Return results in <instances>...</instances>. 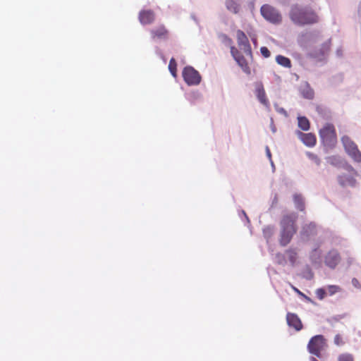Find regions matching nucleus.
I'll list each match as a JSON object with an SVG mask.
<instances>
[{"instance_id": "6", "label": "nucleus", "mask_w": 361, "mask_h": 361, "mask_svg": "<svg viewBox=\"0 0 361 361\" xmlns=\"http://www.w3.org/2000/svg\"><path fill=\"white\" fill-rule=\"evenodd\" d=\"M319 137L325 147H334L336 142V135L334 125L326 123L323 128L320 129Z\"/></svg>"}, {"instance_id": "11", "label": "nucleus", "mask_w": 361, "mask_h": 361, "mask_svg": "<svg viewBox=\"0 0 361 361\" xmlns=\"http://www.w3.org/2000/svg\"><path fill=\"white\" fill-rule=\"evenodd\" d=\"M237 39H238V45L240 47L241 49H243L245 54L247 56H250L251 57L252 56L251 47L249 43V40H248L247 36L243 31L238 30Z\"/></svg>"}, {"instance_id": "4", "label": "nucleus", "mask_w": 361, "mask_h": 361, "mask_svg": "<svg viewBox=\"0 0 361 361\" xmlns=\"http://www.w3.org/2000/svg\"><path fill=\"white\" fill-rule=\"evenodd\" d=\"M320 33L319 31H306L301 32L297 39L298 43L303 49L308 50L314 44L320 41Z\"/></svg>"}, {"instance_id": "3", "label": "nucleus", "mask_w": 361, "mask_h": 361, "mask_svg": "<svg viewBox=\"0 0 361 361\" xmlns=\"http://www.w3.org/2000/svg\"><path fill=\"white\" fill-rule=\"evenodd\" d=\"M341 142L345 153L357 164L361 163V152L357 144L348 135L341 137Z\"/></svg>"}, {"instance_id": "27", "label": "nucleus", "mask_w": 361, "mask_h": 361, "mask_svg": "<svg viewBox=\"0 0 361 361\" xmlns=\"http://www.w3.org/2000/svg\"><path fill=\"white\" fill-rule=\"evenodd\" d=\"M274 262L279 265L284 267L287 264L286 257L284 254L277 252L274 255Z\"/></svg>"}, {"instance_id": "23", "label": "nucleus", "mask_w": 361, "mask_h": 361, "mask_svg": "<svg viewBox=\"0 0 361 361\" xmlns=\"http://www.w3.org/2000/svg\"><path fill=\"white\" fill-rule=\"evenodd\" d=\"M326 159L327 163L337 168H341L344 161L339 156H330L326 157Z\"/></svg>"}, {"instance_id": "7", "label": "nucleus", "mask_w": 361, "mask_h": 361, "mask_svg": "<svg viewBox=\"0 0 361 361\" xmlns=\"http://www.w3.org/2000/svg\"><path fill=\"white\" fill-rule=\"evenodd\" d=\"M182 75L185 83L190 86L197 85L202 80L200 73L190 66L183 68Z\"/></svg>"}, {"instance_id": "51", "label": "nucleus", "mask_w": 361, "mask_h": 361, "mask_svg": "<svg viewBox=\"0 0 361 361\" xmlns=\"http://www.w3.org/2000/svg\"><path fill=\"white\" fill-rule=\"evenodd\" d=\"M305 300L310 302H313V301L312 300V299L309 297H306Z\"/></svg>"}, {"instance_id": "37", "label": "nucleus", "mask_w": 361, "mask_h": 361, "mask_svg": "<svg viewBox=\"0 0 361 361\" xmlns=\"http://www.w3.org/2000/svg\"><path fill=\"white\" fill-rule=\"evenodd\" d=\"M339 290L337 286H329L326 289V293H329L330 295L335 294Z\"/></svg>"}, {"instance_id": "20", "label": "nucleus", "mask_w": 361, "mask_h": 361, "mask_svg": "<svg viewBox=\"0 0 361 361\" xmlns=\"http://www.w3.org/2000/svg\"><path fill=\"white\" fill-rule=\"evenodd\" d=\"M300 92L302 97L307 99H312L314 98V90L310 86L308 82H305L300 87Z\"/></svg>"}, {"instance_id": "29", "label": "nucleus", "mask_w": 361, "mask_h": 361, "mask_svg": "<svg viewBox=\"0 0 361 361\" xmlns=\"http://www.w3.org/2000/svg\"><path fill=\"white\" fill-rule=\"evenodd\" d=\"M300 275L302 278L307 280H312L314 277V274L309 265H306L302 270Z\"/></svg>"}, {"instance_id": "12", "label": "nucleus", "mask_w": 361, "mask_h": 361, "mask_svg": "<svg viewBox=\"0 0 361 361\" xmlns=\"http://www.w3.org/2000/svg\"><path fill=\"white\" fill-rule=\"evenodd\" d=\"M297 135L300 140L303 142V144L306 146L312 147L316 145L317 139L313 133H304L298 130L297 132Z\"/></svg>"}, {"instance_id": "39", "label": "nucleus", "mask_w": 361, "mask_h": 361, "mask_svg": "<svg viewBox=\"0 0 361 361\" xmlns=\"http://www.w3.org/2000/svg\"><path fill=\"white\" fill-rule=\"evenodd\" d=\"M334 342L336 345H341L343 344L342 338L339 334L335 336Z\"/></svg>"}, {"instance_id": "44", "label": "nucleus", "mask_w": 361, "mask_h": 361, "mask_svg": "<svg viewBox=\"0 0 361 361\" xmlns=\"http://www.w3.org/2000/svg\"><path fill=\"white\" fill-rule=\"evenodd\" d=\"M265 149H266L267 157L269 158V160H271V154L269 147L267 146Z\"/></svg>"}, {"instance_id": "36", "label": "nucleus", "mask_w": 361, "mask_h": 361, "mask_svg": "<svg viewBox=\"0 0 361 361\" xmlns=\"http://www.w3.org/2000/svg\"><path fill=\"white\" fill-rule=\"evenodd\" d=\"M231 54L235 61H236V59H238V56H243L240 54V52L237 49H235L234 47H231Z\"/></svg>"}, {"instance_id": "26", "label": "nucleus", "mask_w": 361, "mask_h": 361, "mask_svg": "<svg viewBox=\"0 0 361 361\" xmlns=\"http://www.w3.org/2000/svg\"><path fill=\"white\" fill-rule=\"evenodd\" d=\"M226 8L233 13H237L239 11V6L234 0H226Z\"/></svg>"}, {"instance_id": "16", "label": "nucleus", "mask_w": 361, "mask_h": 361, "mask_svg": "<svg viewBox=\"0 0 361 361\" xmlns=\"http://www.w3.org/2000/svg\"><path fill=\"white\" fill-rule=\"evenodd\" d=\"M338 184L345 188L348 185L350 187H355L356 185V180L351 176L346 175L345 173L338 175L337 177Z\"/></svg>"}, {"instance_id": "30", "label": "nucleus", "mask_w": 361, "mask_h": 361, "mask_svg": "<svg viewBox=\"0 0 361 361\" xmlns=\"http://www.w3.org/2000/svg\"><path fill=\"white\" fill-rule=\"evenodd\" d=\"M169 70L174 78L177 76V63L174 58H171L169 61Z\"/></svg>"}, {"instance_id": "49", "label": "nucleus", "mask_w": 361, "mask_h": 361, "mask_svg": "<svg viewBox=\"0 0 361 361\" xmlns=\"http://www.w3.org/2000/svg\"><path fill=\"white\" fill-rule=\"evenodd\" d=\"M336 55L340 57L342 56V50L341 49H338L336 51Z\"/></svg>"}, {"instance_id": "22", "label": "nucleus", "mask_w": 361, "mask_h": 361, "mask_svg": "<svg viewBox=\"0 0 361 361\" xmlns=\"http://www.w3.org/2000/svg\"><path fill=\"white\" fill-rule=\"evenodd\" d=\"M298 126L302 130L307 131L310 128V123L307 117L299 116L298 117Z\"/></svg>"}, {"instance_id": "21", "label": "nucleus", "mask_w": 361, "mask_h": 361, "mask_svg": "<svg viewBox=\"0 0 361 361\" xmlns=\"http://www.w3.org/2000/svg\"><path fill=\"white\" fill-rule=\"evenodd\" d=\"M293 202L296 209L303 212L305 208L304 198L300 194H295L293 195Z\"/></svg>"}, {"instance_id": "46", "label": "nucleus", "mask_w": 361, "mask_h": 361, "mask_svg": "<svg viewBox=\"0 0 361 361\" xmlns=\"http://www.w3.org/2000/svg\"><path fill=\"white\" fill-rule=\"evenodd\" d=\"M270 127H271V130L272 133H275L276 132V128L275 127L272 119H271Z\"/></svg>"}, {"instance_id": "2", "label": "nucleus", "mask_w": 361, "mask_h": 361, "mask_svg": "<svg viewBox=\"0 0 361 361\" xmlns=\"http://www.w3.org/2000/svg\"><path fill=\"white\" fill-rule=\"evenodd\" d=\"M290 18L296 25H304L317 22V16L309 7L293 5L290 11Z\"/></svg>"}, {"instance_id": "15", "label": "nucleus", "mask_w": 361, "mask_h": 361, "mask_svg": "<svg viewBox=\"0 0 361 361\" xmlns=\"http://www.w3.org/2000/svg\"><path fill=\"white\" fill-rule=\"evenodd\" d=\"M255 94L259 102L266 107L269 106V102L267 98L266 93L262 83H257L255 88Z\"/></svg>"}, {"instance_id": "41", "label": "nucleus", "mask_w": 361, "mask_h": 361, "mask_svg": "<svg viewBox=\"0 0 361 361\" xmlns=\"http://www.w3.org/2000/svg\"><path fill=\"white\" fill-rule=\"evenodd\" d=\"M352 285L357 288H361V286H360V283L359 282V281L356 279V278H353L352 279Z\"/></svg>"}, {"instance_id": "32", "label": "nucleus", "mask_w": 361, "mask_h": 361, "mask_svg": "<svg viewBox=\"0 0 361 361\" xmlns=\"http://www.w3.org/2000/svg\"><path fill=\"white\" fill-rule=\"evenodd\" d=\"M306 155L311 161H314L317 166L320 165L321 159L317 154L310 152H307Z\"/></svg>"}, {"instance_id": "54", "label": "nucleus", "mask_w": 361, "mask_h": 361, "mask_svg": "<svg viewBox=\"0 0 361 361\" xmlns=\"http://www.w3.org/2000/svg\"><path fill=\"white\" fill-rule=\"evenodd\" d=\"M252 42H253V43L255 44L256 43V39H252Z\"/></svg>"}, {"instance_id": "10", "label": "nucleus", "mask_w": 361, "mask_h": 361, "mask_svg": "<svg viewBox=\"0 0 361 361\" xmlns=\"http://www.w3.org/2000/svg\"><path fill=\"white\" fill-rule=\"evenodd\" d=\"M341 259L340 253L337 250H329L324 257V264L331 269H334Z\"/></svg>"}, {"instance_id": "1", "label": "nucleus", "mask_w": 361, "mask_h": 361, "mask_svg": "<svg viewBox=\"0 0 361 361\" xmlns=\"http://www.w3.org/2000/svg\"><path fill=\"white\" fill-rule=\"evenodd\" d=\"M298 215L295 213L284 215L280 221V239L279 243L281 246H286L296 233L295 221Z\"/></svg>"}, {"instance_id": "43", "label": "nucleus", "mask_w": 361, "mask_h": 361, "mask_svg": "<svg viewBox=\"0 0 361 361\" xmlns=\"http://www.w3.org/2000/svg\"><path fill=\"white\" fill-rule=\"evenodd\" d=\"M221 37L223 38L224 42H230L231 39L225 34H221Z\"/></svg>"}, {"instance_id": "33", "label": "nucleus", "mask_w": 361, "mask_h": 361, "mask_svg": "<svg viewBox=\"0 0 361 361\" xmlns=\"http://www.w3.org/2000/svg\"><path fill=\"white\" fill-rule=\"evenodd\" d=\"M341 168L346 170L348 172L353 173L355 175L357 174V171L353 167V166H351L350 164H348L345 161H343Z\"/></svg>"}, {"instance_id": "50", "label": "nucleus", "mask_w": 361, "mask_h": 361, "mask_svg": "<svg viewBox=\"0 0 361 361\" xmlns=\"http://www.w3.org/2000/svg\"><path fill=\"white\" fill-rule=\"evenodd\" d=\"M277 201H278V198H277V195H275L274 199H273V201H272V206L274 204H276L277 203Z\"/></svg>"}, {"instance_id": "52", "label": "nucleus", "mask_w": 361, "mask_h": 361, "mask_svg": "<svg viewBox=\"0 0 361 361\" xmlns=\"http://www.w3.org/2000/svg\"><path fill=\"white\" fill-rule=\"evenodd\" d=\"M310 361H318L315 357H311Z\"/></svg>"}, {"instance_id": "8", "label": "nucleus", "mask_w": 361, "mask_h": 361, "mask_svg": "<svg viewBox=\"0 0 361 361\" xmlns=\"http://www.w3.org/2000/svg\"><path fill=\"white\" fill-rule=\"evenodd\" d=\"M262 16L269 22L277 24L281 21V16L273 6L264 4L260 8Z\"/></svg>"}, {"instance_id": "42", "label": "nucleus", "mask_w": 361, "mask_h": 361, "mask_svg": "<svg viewBox=\"0 0 361 361\" xmlns=\"http://www.w3.org/2000/svg\"><path fill=\"white\" fill-rule=\"evenodd\" d=\"M345 315L344 314H338V315H336L334 317H333L332 318H331L330 319H329V321H334V322H338L341 319H343L344 318Z\"/></svg>"}, {"instance_id": "18", "label": "nucleus", "mask_w": 361, "mask_h": 361, "mask_svg": "<svg viewBox=\"0 0 361 361\" xmlns=\"http://www.w3.org/2000/svg\"><path fill=\"white\" fill-rule=\"evenodd\" d=\"M150 32H151L152 39H155V38H157L159 39H167L168 31L163 25L159 26L157 28L152 29L150 31Z\"/></svg>"}, {"instance_id": "5", "label": "nucleus", "mask_w": 361, "mask_h": 361, "mask_svg": "<svg viewBox=\"0 0 361 361\" xmlns=\"http://www.w3.org/2000/svg\"><path fill=\"white\" fill-rule=\"evenodd\" d=\"M326 347V340L322 335H316L312 336L307 344L308 352L315 355L316 357L321 358V352L324 350Z\"/></svg>"}, {"instance_id": "17", "label": "nucleus", "mask_w": 361, "mask_h": 361, "mask_svg": "<svg viewBox=\"0 0 361 361\" xmlns=\"http://www.w3.org/2000/svg\"><path fill=\"white\" fill-rule=\"evenodd\" d=\"M317 234L316 224L313 222L306 224L302 227L301 235L303 238L309 239Z\"/></svg>"}, {"instance_id": "24", "label": "nucleus", "mask_w": 361, "mask_h": 361, "mask_svg": "<svg viewBox=\"0 0 361 361\" xmlns=\"http://www.w3.org/2000/svg\"><path fill=\"white\" fill-rule=\"evenodd\" d=\"M238 65L242 68L244 73L249 75L250 74V69L247 65V62L243 56H238L235 61Z\"/></svg>"}, {"instance_id": "31", "label": "nucleus", "mask_w": 361, "mask_h": 361, "mask_svg": "<svg viewBox=\"0 0 361 361\" xmlns=\"http://www.w3.org/2000/svg\"><path fill=\"white\" fill-rule=\"evenodd\" d=\"M274 233V227L267 226L263 228V235L268 240Z\"/></svg>"}, {"instance_id": "13", "label": "nucleus", "mask_w": 361, "mask_h": 361, "mask_svg": "<svg viewBox=\"0 0 361 361\" xmlns=\"http://www.w3.org/2000/svg\"><path fill=\"white\" fill-rule=\"evenodd\" d=\"M287 324L289 326L293 327L296 331L302 329V324L296 314L288 312L286 315Z\"/></svg>"}, {"instance_id": "45", "label": "nucleus", "mask_w": 361, "mask_h": 361, "mask_svg": "<svg viewBox=\"0 0 361 361\" xmlns=\"http://www.w3.org/2000/svg\"><path fill=\"white\" fill-rule=\"evenodd\" d=\"M291 286L294 291L296 292L299 295L305 296V294L302 293L300 290H299L297 288L294 287L293 286Z\"/></svg>"}, {"instance_id": "35", "label": "nucleus", "mask_w": 361, "mask_h": 361, "mask_svg": "<svg viewBox=\"0 0 361 361\" xmlns=\"http://www.w3.org/2000/svg\"><path fill=\"white\" fill-rule=\"evenodd\" d=\"M316 294L319 300H323L326 295V290L324 288L317 289Z\"/></svg>"}, {"instance_id": "25", "label": "nucleus", "mask_w": 361, "mask_h": 361, "mask_svg": "<svg viewBox=\"0 0 361 361\" xmlns=\"http://www.w3.org/2000/svg\"><path fill=\"white\" fill-rule=\"evenodd\" d=\"M276 61L280 66L285 68H290L291 67V61L289 58L282 56L278 55L276 57Z\"/></svg>"}, {"instance_id": "34", "label": "nucleus", "mask_w": 361, "mask_h": 361, "mask_svg": "<svg viewBox=\"0 0 361 361\" xmlns=\"http://www.w3.org/2000/svg\"><path fill=\"white\" fill-rule=\"evenodd\" d=\"M338 361H353V357L349 353L341 354L338 356Z\"/></svg>"}, {"instance_id": "47", "label": "nucleus", "mask_w": 361, "mask_h": 361, "mask_svg": "<svg viewBox=\"0 0 361 361\" xmlns=\"http://www.w3.org/2000/svg\"><path fill=\"white\" fill-rule=\"evenodd\" d=\"M190 18L195 22L196 24H197V25L199 24V20L195 14L192 13L190 15Z\"/></svg>"}, {"instance_id": "28", "label": "nucleus", "mask_w": 361, "mask_h": 361, "mask_svg": "<svg viewBox=\"0 0 361 361\" xmlns=\"http://www.w3.org/2000/svg\"><path fill=\"white\" fill-rule=\"evenodd\" d=\"M286 253L288 257V260L291 264V266H294L297 259V252L295 249L290 248L286 251Z\"/></svg>"}, {"instance_id": "40", "label": "nucleus", "mask_w": 361, "mask_h": 361, "mask_svg": "<svg viewBox=\"0 0 361 361\" xmlns=\"http://www.w3.org/2000/svg\"><path fill=\"white\" fill-rule=\"evenodd\" d=\"M275 109L279 114H283L285 116H288L287 111L282 107L278 106V105L275 104Z\"/></svg>"}, {"instance_id": "19", "label": "nucleus", "mask_w": 361, "mask_h": 361, "mask_svg": "<svg viewBox=\"0 0 361 361\" xmlns=\"http://www.w3.org/2000/svg\"><path fill=\"white\" fill-rule=\"evenodd\" d=\"M310 259L313 265L319 267L322 264V251L318 247L313 249L310 252Z\"/></svg>"}, {"instance_id": "14", "label": "nucleus", "mask_w": 361, "mask_h": 361, "mask_svg": "<svg viewBox=\"0 0 361 361\" xmlns=\"http://www.w3.org/2000/svg\"><path fill=\"white\" fill-rule=\"evenodd\" d=\"M139 20L142 25L151 24L154 20V13L152 10H142L139 13Z\"/></svg>"}, {"instance_id": "9", "label": "nucleus", "mask_w": 361, "mask_h": 361, "mask_svg": "<svg viewBox=\"0 0 361 361\" xmlns=\"http://www.w3.org/2000/svg\"><path fill=\"white\" fill-rule=\"evenodd\" d=\"M331 39L325 42L319 48L309 51L307 55L309 57L315 59L317 61L326 60L330 50Z\"/></svg>"}, {"instance_id": "48", "label": "nucleus", "mask_w": 361, "mask_h": 361, "mask_svg": "<svg viewBox=\"0 0 361 361\" xmlns=\"http://www.w3.org/2000/svg\"><path fill=\"white\" fill-rule=\"evenodd\" d=\"M242 214L243 215H244L245 219L247 220V223H250V219L248 218V216H247L246 213L245 212L244 210H242Z\"/></svg>"}, {"instance_id": "38", "label": "nucleus", "mask_w": 361, "mask_h": 361, "mask_svg": "<svg viewBox=\"0 0 361 361\" xmlns=\"http://www.w3.org/2000/svg\"><path fill=\"white\" fill-rule=\"evenodd\" d=\"M260 52L264 58H268L271 55V52L269 49L266 47H262L260 48Z\"/></svg>"}, {"instance_id": "53", "label": "nucleus", "mask_w": 361, "mask_h": 361, "mask_svg": "<svg viewBox=\"0 0 361 361\" xmlns=\"http://www.w3.org/2000/svg\"><path fill=\"white\" fill-rule=\"evenodd\" d=\"M270 162H271V166H272L273 169H275V166H274V164L273 161H272V160H270Z\"/></svg>"}]
</instances>
